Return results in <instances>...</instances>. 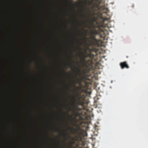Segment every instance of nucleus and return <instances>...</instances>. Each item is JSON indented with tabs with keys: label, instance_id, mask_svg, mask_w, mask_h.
Listing matches in <instances>:
<instances>
[{
	"label": "nucleus",
	"instance_id": "14",
	"mask_svg": "<svg viewBox=\"0 0 148 148\" xmlns=\"http://www.w3.org/2000/svg\"><path fill=\"white\" fill-rule=\"evenodd\" d=\"M67 1L68 2V3H72V1H70V0H67Z\"/></svg>",
	"mask_w": 148,
	"mask_h": 148
},
{
	"label": "nucleus",
	"instance_id": "24",
	"mask_svg": "<svg viewBox=\"0 0 148 148\" xmlns=\"http://www.w3.org/2000/svg\"><path fill=\"white\" fill-rule=\"evenodd\" d=\"M73 4V5H75V4Z\"/></svg>",
	"mask_w": 148,
	"mask_h": 148
},
{
	"label": "nucleus",
	"instance_id": "21",
	"mask_svg": "<svg viewBox=\"0 0 148 148\" xmlns=\"http://www.w3.org/2000/svg\"><path fill=\"white\" fill-rule=\"evenodd\" d=\"M134 6V5H133L132 6V8H133Z\"/></svg>",
	"mask_w": 148,
	"mask_h": 148
},
{
	"label": "nucleus",
	"instance_id": "17",
	"mask_svg": "<svg viewBox=\"0 0 148 148\" xmlns=\"http://www.w3.org/2000/svg\"><path fill=\"white\" fill-rule=\"evenodd\" d=\"M63 72L64 73H66V74H67V73L66 72H65V71H63Z\"/></svg>",
	"mask_w": 148,
	"mask_h": 148
},
{
	"label": "nucleus",
	"instance_id": "9",
	"mask_svg": "<svg viewBox=\"0 0 148 148\" xmlns=\"http://www.w3.org/2000/svg\"><path fill=\"white\" fill-rule=\"evenodd\" d=\"M85 77L86 80L91 81L92 80L93 76H92L90 75H88V74H86Z\"/></svg>",
	"mask_w": 148,
	"mask_h": 148
},
{
	"label": "nucleus",
	"instance_id": "5",
	"mask_svg": "<svg viewBox=\"0 0 148 148\" xmlns=\"http://www.w3.org/2000/svg\"><path fill=\"white\" fill-rule=\"evenodd\" d=\"M83 136V134L81 132H79L77 134V136H76L75 140L77 141L78 142L76 145V146L74 147L73 148H78L80 144L79 143V142L82 141V136Z\"/></svg>",
	"mask_w": 148,
	"mask_h": 148
},
{
	"label": "nucleus",
	"instance_id": "27",
	"mask_svg": "<svg viewBox=\"0 0 148 148\" xmlns=\"http://www.w3.org/2000/svg\"><path fill=\"white\" fill-rule=\"evenodd\" d=\"M74 92H75V90H74Z\"/></svg>",
	"mask_w": 148,
	"mask_h": 148
},
{
	"label": "nucleus",
	"instance_id": "8",
	"mask_svg": "<svg viewBox=\"0 0 148 148\" xmlns=\"http://www.w3.org/2000/svg\"><path fill=\"white\" fill-rule=\"evenodd\" d=\"M69 138H70L71 140L72 141L70 142L69 143L70 145L71 146V147H69L68 148H73V147H72V146L74 145L75 144V139L72 136H69Z\"/></svg>",
	"mask_w": 148,
	"mask_h": 148
},
{
	"label": "nucleus",
	"instance_id": "15",
	"mask_svg": "<svg viewBox=\"0 0 148 148\" xmlns=\"http://www.w3.org/2000/svg\"><path fill=\"white\" fill-rule=\"evenodd\" d=\"M77 49H81V48L80 46L78 47Z\"/></svg>",
	"mask_w": 148,
	"mask_h": 148
},
{
	"label": "nucleus",
	"instance_id": "23",
	"mask_svg": "<svg viewBox=\"0 0 148 148\" xmlns=\"http://www.w3.org/2000/svg\"><path fill=\"white\" fill-rule=\"evenodd\" d=\"M82 145H84V143H82Z\"/></svg>",
	"mask_w": 148,
	"mask_h": 148
},
{
	"label": "nucleus",
	"instance_id": "22",
	"mask_svg": "<svg viewBox=\"0 0 148 148\" xmlns=\"http://www.w3.org/2000/svg\"><path fill=\"white\" fill-rule=\"evenodd\" d=\"M72 62H74V60H72Z\"/></svg>",
	"mask_w": 148,
	"mask_h": 148
},
{
	"label": "nucleus",
	"instance_id": "4",
	"mask_svg": "<svg viewBox=\"0 0 148 148\" xmlns=\"http://www.w3.org/2000/svg\"><path fill=\"white\" fill-rule=\"evenodd\" d=\"M98 1L99 0H85V3L86 5L91 6L92 8H93L97 5V3L94 2V1Z\"/></svg>",
	"mask_w": 148,
	"mask_h": 148
},
{
	"label": "nucleus",
	"instance_id": "28",
	"mask_svg": "<svg viewBox=\"0 0 148 148\" xmlns=\"http://www.w3.org/2000/svg\"><path fill=\"white\" fill-rule=\"evenodd\" d=\"M58 145H59V144L58 143Z\"/></svg>",
	"mask_w": 148,
	"mask_h": 148
},
{
	"label": "nucleus",
	"instance_id": "7",
	"mask_svg": "<svg viewBox=\"0 0 148 148\" xmlns=\"http://www.w3.org/2000/svg\"><path fill=\"white\" fill-rule=\"evenodd\" d=\"M73 113V115L75 116V118H74L72 119H71V121H72V124L73 125H75V124L73 123V122L76 121V117L77 116H79L80 115V114L77 112V111H75Z\"/></svg>",
	"mask_w": 148,
	"mask_h": 148
},
{
	"label": "nucleus",
	"instance_id": "12",
	"mask_svg": "<svg viewBox=\"0 0 148 148\" xmlns=\"http://www.w3.org/2000/svg\"><path fill=\"white\" fill-rule=\"evenodd\" d=\"M85 34L86 35H87V33L89 32L88 30H84Z\"/></svg>",
	"mask_w": 148,
	"mask_h": 148
},
{
	"label": "nucleus",
	"instance_id": "10",
	"mask_svg": "<svg viewBox=\"0 0 148 148\" xmlns=\"http://www.w3.org/2000/svg\"><path fill=\"white\" fill-rule=\"evenodd\" d=\"M79 80V79H78L77 81L74 80L72 82V84H73V86L74 87H75V86L76 85L77 83H79L80 84H81V82H79L78 81Z\"/></svg>",
	"mask_w": 148,
	"mask_h": 148
},
{
	"label": "nucleus",
	"instance_id": "3",
	"mask_svg": "<svg viewBox=\"0 0 148 148\" xmlns=\"http://www.w3.org/2000/svg\"><path fill=\"white\" fill-rule=\"evenodd\" d=\"M74 95V97H72V101H71V104L74 107L73 109V110L75 111H81L82 109L79 107V106L81 105L83 106L84 105V98H83L82 100V96L80 95V94H77Z\"/></svg>",
	"mask_w": 148,
	"mask_h": 148
},
{
	"label": "nucleus",
	"instance_id": "1",
	"mask_svg": "<svg viewBox=\"0 0 148 148\" xmlns=\"http://www.w3.org/2000/svg\"><path fill=\"white\" fill-rule=\"evenodd\" d=\"M86 48L85 52L88 53L86 55H84V57L81 60L82 64L86 68H88L93 64V59L95 56L97 55L98 49L95 47L90 46L86 44Z\"/></svg>",
	"mask_w": 148,
	"mask_h": 148
},
{
	"label": "nucleus",
	"instance_id": "26",
	"mask_svg": "<svg viewBox=\"0 0 148 148\" xmlns=\"http://www.w3.org/2000/svg\"><path fill=\"white\" fill-rule=\"evenodd\" d=\"M78 70L79 71H80V70H79L78 69Z\"/></svg>",
	"mask_w": 148,
	"mask_h": 148
},
{
	"label": "nucleus",
	"instance_id": "18",
	"mask_svg": "<svg viewBox=\"0 0 148 148\" xmlns=\"http://www.w3.org/2000/svg\"><path fill=\"white\" fill-rule=\"evenodd\" d=\"M84 10V8H82V11H83V10Z\"/></svg>",
	"mask_w": 148,
	"mask_h": 148
},
{
	"label": "nucleus",
	"instance_id": "6",
	"mask_svg": "<svg viewBox=\"0 0 148 148\" xmlns=\"http://www.w3.org/2000/svg\"><path fill=\"white\" fill-rule=\"evenodd\" d=\"M120 65L122 69H123L125 68L127 69L129 68V66L127 64L126 62H121L120 64Z\"/></svg>",
	"mask_w": 148,
	"mask_h": 148
},
{
	"label": "nucleus",
	"instance_id": "11",
	"mask_svg": "<svg viewBox=\"0 0 148 148\" xmlns=\"http://www.w3.org/2000/svg\"><path fill=\"white\" fill-rule=\"evenodd\" d=\"M69 129L71 132L73 133H75V129L73 127H71L69 126Z\"/></svg>",
	"mask_w": 148,
	"mask_h": 148
},
{
	"label": "nucleus",
	"instance_id": "2",
	"mask_svg": "<svg viewBox=\"0 0 148 148\" xmlns=\"http://www.w3.org/2000/svg\"><path fill=\"white\" fill-rule=\"evenodd\" d=\"M103 32V30L99 27L97 28V29L96 28L93 29L88 34L90 35L89 38L86 37L84 38L85 42L91 47L98 46V41L96 38L95 35L99 34L100 32Z\"/></svg>",
	"mask_w": 148,
	"mask_h": 148
},
{
	"label": "nucleus",
	"instance_id": "25",
	"mask_svg": "<svg viewBox=\"0 0 148 148\" xmlns=\"http://www.w3.org/2000/svg\"><path fill=\"white\" fill-rule=\"evenodd\" d=\"M88 14H89V13H87Z\"/></svg>",
	"mask_w": 148,
	"mask_h": 148
},
{
	"label": "nucleus",
	"instance_id": "13",
	"mask_svg": "<svg viewBox=\"0 0 148 148\" xmlns=\"http://www.w3.org/2000/svg\"><path fill=\"white\" fill-rule=\"evenodd\" d=\"M80 88L79 86H77L76 87V89L77 90H79Z\"/></svg>",
	"mask_w": 148,
	"mask_h": 148
},
{
	"label": "nucleus",
	"instance_id": "19",
	"mask_svg": "<svg viewBox=\"0 0 148 148\" xmlns=\"http://www.w3.org/2000/svg\"><path fill=\"white\" fill-rule=\"evenodd\" d=\"M92 25L93 27H94V25H93V23H92Z\"/></svg>",
	"mask_w": 148,
	"mask_h": 148
},
{
	"label": "nucleus",
	"instance_id": "20",
	"mask_svg": "<svg viewBox=\"0 0 148 148\" xmlns=\"http://www.w3.org/2000/svg\"><path fill=\"white\" fill-rule=\"evenodd\" d=\"M69 110L70 111H71V110H72V109H70Z\"/></svg>",
	"mask_w": 148,
	"mask_h": 148
},
{
	"label": "nucleus",
	"instance_id": "16",
	"mask_svg": "<svg viewBox=\"0 0 148 148\" xmlns=\"http://www.w3.org/2000/svg\"><path fill=\"white\" fill-rule=\"evenodd\" d=\"M70 66V65L67 64H66V66Z\"/></svg>",
	"mask_w": 148,
	"mask_h": 148
}]
</instances>
